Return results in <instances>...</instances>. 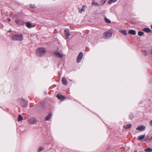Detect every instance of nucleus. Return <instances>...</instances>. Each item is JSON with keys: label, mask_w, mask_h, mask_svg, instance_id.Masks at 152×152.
I'll use <instances>...</instances> for the list:
<instances>
[{"label": "nucleus", "mask_w": 152, "mask_h": 152, "mask_svg": "<svg viewBox=\"0 0 152 152\" xmlns=\"http://www.w3.org/2000/svg\"><path fill=\"white\" fill-rule=\"evenodd\" d=\"M46 50L43 48H38L36 51L37 55L39 57L45 55Z\"/></svg>", "instance_id": "nucleus-1"}, {"label": "nucleus", "mask_w": 152, "mask_h": 152, "mask_svg": "<svg viewBox=\"0 0 152 152\" xmlns=\"http://www.w3.org/2000/svg\"><path fill=\"white\" fill-rule=\"evenodd\" d=\"M22 35L14 34L11 37V39L13 41H20L23 40Z\"/></svg>", "instance_id": "nucleus-2"}, {"label": "nucleus", "mask_w": 152, "mask_h": 152, "mask_svg": "<svg viewBox=\"0 0 152 152\" xmlns=\"http://www.w3.org/2000/svg\"><path fill=\"white\" fill-rule=\"evenodd\" d=\"M113 34V33L111 32L107 31L104 33V37L105 39L110 38Z\"/></svg>", "instance_id": "nucleus-3"}, {"label": "nucleus", "mask_w": 152, "mask_h": 152, "mask_svg": "<svg viewBox=\"0 0 152 152\" xmlns=\"http://www.w3.org/2000/svg\"><path fill=\"white\" fill-rule=\"evenodd\" d=\"M83 56V53L81 52H80L77 56V61L78 63H79L81 61Z\"/></svg>", "instance_id": "nucleus-4"}, {"label": "nucleus", "mask_w": 152, "mask_h": 152, "mask_svg": "<svg viewBox=\"0 0 152 152\" xmlns=\"http://www.w3.org/2000/svg\"><path fill=\"white\" fill-rule=\"evenodd\" d=\"M29 123L30 124H36L37 121L34 118H32L28 120Z\"/></svg>", "instance_id": "nucleus-5"}, {"label": "nucleus", "mask_w": 152, "mask_h": 152, "mask_svg": "<svg viewBox=\"0 0 152 152\" xmlns=\"http://www.w3.org/2000/svg\"><path fill=\"white\" fill-rule=\"evenodd\" d=\"M145 129V127L143 125H141L138 126L137 128L136 129L140 131H144Z\"/></svg>", "instance_id": "nucleus-6"}, {"label": "nucleus", "mask_w": 152, "mask_h": 152, "mask_svg": "<svg viewBox=\"0 0 152 152\" xmlns=\"http://www.w3.org/2000/svg\"><path fill=\"white\" fill-rule=\"evenodd\" d=\"M64 32V33L66 35L65 39H68L69 36L70 35V34L69 33V30L67 28L65 29Z\"/></svg>", "instance_id": "nucleus-7"}, {"label": "nucleus", "mask_w": 152, "mask_h": 152, "mask_svg": "<svg viewBox=\"0 0 152 152\" xmlns=\"http://www.w3.org/2000/svg\"><path fill=\"white\" fill-rule=\"evenodd\" d=\"M56 96L59 99H60L61 101L64 100L66 98V97H64L63 95L58 94L56 95Z\"/></svg>", "instance_id": "nucleus-8"}, {"label": "nucleus", "mask_w": 152, "mask_h": 152, "mask_svg": "<svg viewBox=\"0 0 152 152\" xmlns=\"http://www.w3.org/2000/svg\"><path fill=\"white\" fill-rule=\"evenodd\" d=\"M15 22L16 23L19 25H23L24 24V22L22 20L17 19L15 20Z\"/></svg>", "instance_id": "nucleus-9"}, {"label": "nucleus", "mask_w": 152, "mask_h": 152, "mask_svg": "<svg viewBox=\"0 0 152 152\" xmlns=\"http://www.w3.org/2000/svg\"><path fill=\"white\" fill-rule=\"evenodd\" d=\"M21 105L24 107H25L27 105V102L24 99L21 100Z\"/></svg>", "instance_id": "nucleus-10"}, {"label": "nucleus", "mask_w": 152, "mask_h": 152, "mask_svg": "<svg viewBox=\"0 0 152 152\" xmlns=\"http://www.w3.org/2000/svg\"><path fill=\"white\" fill-rule=\"evenodd\" d=\"M54 54L56 57L58 58H62L63 56V55L58 52L55 51Z\"/></svg>", "instance_id": "nucleus-11"}, {"label": "nucleus", "mask_w": 152, "mask_h": 152, "mask_svg": "<svg viewBox=\"0 0 152 152\" xmlns=\"http://www.w3.org/2000/svg\"><path fill=\"white\" fill-rule=\"evenodd\" d=\"M62 83L65 85H66L67 84V82L66 79L65 77H63L62 79Z\"/></svg>", "instance_id": "nucleus-12"}, {"label": "nucleus", "mask_w": 152, "mask_h": 152, "mask_svg": "<svg viewBox=\"0 0 152 152\" xmlns=\"http://www.w3.org/2000/svg\"><path fill=\"white\" fill-rule=\"evenodd\" d=\"M119 31L120 32L122 33L125 35H127L126 31L125 30L120 29L119 30Z\"/></svg>", "instance_id": "nucleus-13"}, {"label": "nucleus", "mask_w": 152, "mask_h": 152, "mask_svg": "<svg viewBox=\"0 0 152 152\" xmlns=\"http://www.w3.org/2000/svg\"><path fill=\"white\" fill-rule=\"evenodd\" d=\"M143 31L147 33H149L151 31V29L149 28H144L143 29Z\"/></svg>", "instance_id": "nucleus-14"}, {"label": "nucleus", "mask_w": 152, "mask_h": 152, "mask_svg": "<svg viewBox=\"0 0 152 152\" xmlns=\"http://www.w3.org/2000/svg\"><path fill=\"white\" fill-rule=\"evenodd\" d=\"M128 33L130 34L133 35H134L136 34L135 31L134 30H129Z\"/></svg>", "instance_id": "nucleus-15"}, {"label": "nucleus", "mask_w": 152, "mask_h": 152, "mask_svg": "<svg viewBox=\"0 0 152 152\" xmlns=\"http://www.w3.org/2000/svg\"><path fill=\"white\" fill-rule=\"evenodd\" d=\"M52 116V114L50 113H49L47 116L45 118V121H48L49 120Z\"/></svg>", "instance_id": "nucleus-16"}, {"label": "nucleus", "mask_w": 152, "mask_h": 152, "mask_svg": "<svg viewBox=\"0 0 152 152\" xmlns=\"http://www.w3.org/2000/svg\"><path fill=\"white\" fill-rule=\"evenodd\" d=\"M26 26L29 28H32L34 26H33L32 25L31 23L29 22H27L26 23Z\"/></svg>", "instance_id": "nucleus-17"}, {"label": "nucleus", "mask_w": 152, "mask_h": 152, "mask_svg": "<svg viewBox=\"0 0 152 152\" xmlns=\"http://www.w3.org/2000/svg\"><path fill=\"white\" fill-rule=\"evenodd\" d=\"M145 137V135H140L138 136L137 138L139 140H141Z\"/></svg>", "instance_id": "nucleus-18"}, {"label": "nucleus", "mask_w": 152, "mask_h": 152, "mask_svg": "<svg viewBox=\"0 0 152 152\" xmlns=\"http://www.w3.org/2000/svg\"><path fill=\"white\" fill-rule=\"evenodd\" d=\"M23 117L21 115H19L18 116V120L19 121H22L23 120Z\"/></svg>", "instance_id": "nucleus-19"}, {"label": "nucleus", "mask_w": 152, "mask_h": 152, "mask_svg": "<svg viewBox=\"0 0 152 152\" xmlns=\"http://www.w3.org/2000/svg\"><path fill=\"white\" fill-rule=\"evenodd\" d=\"M132 126L131 124H128L127 125L124 126V127L126 129L130 128Z\"/></svg>", "instance_id": "nucleus-20"}, {"label": "nucleus", "mask_w": 152, "mask_h": 152, "mask_svg": "<svg viewBox=\"0 0 152 152\" xmlns=\"http://www.w3.org/2000/svg\"><path fill=\"white\" fill-rule=\"evenodd\" d=\"M117 1V0H109L107 2L108 4H110L112 3L115 2Z\"/></svg>", "instance_id": "nucleus-21"}, {"label": "nucleus", "mask_w": 152, "mask_h": 152, "mask_svg": "<svg viewBox=\"0 0 152 152\" xmlns=\"http://www.w3.org/2000/svg\"><path fill=\"white\" fill-rule=\"evenodd\" d=\"M145 151L146 152H152V149L148 148L147 149H145Z\"/></svg>", "instance_id": "nucleus-22"}, {"label": "nucleus", "mask_w": 152, "mask_h": 152, "mask_svg": "<svg viewBox=\"0 0 152 152\" xmlns=\"http://www.w3.org/2000/svg\"><path fill=\"white\" fill-rule=\"evenodd\" d=\"M91 4L92 5L95 6H99V4L97 2H94V1H93Z\"/></svg>", "instance_id": "nucleus-23"}, {"label": "nucleus", "mask_w": 152, "mask_h": 152, "mask_svg": "<svg viewBox=\"0 0 152 152\" xmlns=\"http://www.w3.org/2000/svg\"><path fill=\"white\" fill-rule=\"evenodd\" d=\"M85 7L86 6H83L80 10L79 11V12L80 13H81L82 12L85 11Z\"/></svg>", "instance_id": "nucleus-24"}, {"label": "nucleus", "mask_w": 152, "mask_h": 152, "mask_svg": "<svg viewBox=\"0 0 152 152\" xmlns=\"http://www.w3.org/2000/svg\"><path fill=\"white\" fill-rule=\"evenodd\" d=\"M107 0H101L100 1V4L101 5H103L106 2Z\"/></svg>", "instance_id": "nucleus-25"}, {"label": "nucleus", "mask_w": 152, "mask_h": 152, "mask_svg": "<svg viewBox=\"0 0 152 152\" xmlns=\"http://www.w3.org/2000/svg\"><path fill=\"white\" fill-rule=\"evenodd\" d=\"M104 20L106 23H111V21L107 18H104Z\"/></svg>", "instance_id": "nucleus-26"}, {"label": "nucleus", "mask_w": 152, "mask_h": 152, "mask_svg": "<svg viewBox=\"0 0 152 152\" xmlns=\"http://www.w3.org/2000/svg\"><path fill=\"white\" fill-rule=\"evenodd\" d=\"M144 34V32L141 31H139L138 32V34L139 36H141Z\"/></svg>", "instance_id": "nucleus-27"}, {"label": "nucleus", "mask_w": 152, "mask_h": 152, "mask_svg": "<svg viewBox=\"0 0 152 152\" xmlns=\"http://www.w3.org/2000/svg\"><path fill=\"white\" fill-rule=\"evenodd\" d=\"M44 149V148L42 147H40L39 148V149L38 150V152H40L42 151Z\"/></svg>", "instance_id": "nucleus-28"}, {"label": "nucleus", "mask_w": 152, "mask_h": 152, "mask_svg": "<svg viewBox=\"0 0 152 152\" xmlns=\"http://www.w3.org/2000/svg\"><path fill=\"white\" fill-rule=\"evenodd\" d=\"M133 118V115L132 114H131L129 115V118L130 119H132Z\"/></svg>", "instance_id": "nucleus-29"}, {"label": "nucleus", "mask_w": 152, "mask_h": 152, "mask_svg": "<svg viewBox=\"0 0 152 152\" xmlns=\"http://www.w3.org/2000/svg\"><path fill=\"white\" fill-rule=\"evenodd\" d=\"M30 7L31 8H33L35 7V5L34 4H30Z\"/></svg>", "instance_id": "nucleus-30"}, {"label": "nucleus", "mask_w": 152, "mask_h": 152, "mask_svg": "<svg viewBox=\"0 0 152 152\" xmlns=\"http://www.w3.org/2000/svg\"><path fill=\"white\" fill-rule=\"evenodd\" d=\"M142 53L144 55H147V53L146 51H142Z\"/></svg>", "instance_id": "nucleus-31"}, {"label": "nucleus", "mask_w": 152, "mask_h": 152, "mask_svg": "<svg viewBox=\"0 0 152 152\" xmlns=\"http://www.w3.org/2000/svg\"><path fill=\"white\" fill-rule=\"evenodd\" d=\"M150 124L151 126H152V120L150 121Z\"/></svg>", "instance_id": "nucleus-32"}, {"label": "nucleus", "mask_w": 152, "mask_h": 152, "mask_svg": "<svg viewBox=\"0 0 152 152\" xmlns=\"http://www.w3.org/2000/svg\"><path fill=\"white\" fill-rule=\"evenodd\" d=\"M7 20L9 21H11V19L10 18H8Z\"/></svg>", "instance_id": "nucleus-33"}, {"label": "nucleus", "mask_w": 152, "mask_h": 152, "mask_svg": "<svg viewBox=\"0 0 152 152\" xmlns=\"http://www.w3.org/2000/svg\"><path fill=\"white\" fill-rule=\"evenodd\" d=\"M150 80H151V82H152V79H151Z\"/></svg>", "instance_id": "nucleus-34"}, {"label": "nucleus", "mask_w": 152, "mask_h": 152, "mask_svg": "<svg viewBox=\"0 0 152 152\" xmlns=\"http://www.w3.org/2000/svg\"><path fill=\"white\" fill-rule=\"evenodd\" d=\"M151 28L152 29V25H151Z\"/></svg>", "instance_id": "nucleus-35"}, {"label": "nucleus", "mask_w": 152, "mask_h": 152, "mask_svg": "<svg viewBox=\"0 0 152 152\" xmlns=\"http://www.w3.org/2000/svg\"><path fill=\"white\" fill-rule=\"evenodd\" d=\"M134 152H137V151H135Z\"/></svg>", "instance_id": "nucleus-36"}]
</instances>
